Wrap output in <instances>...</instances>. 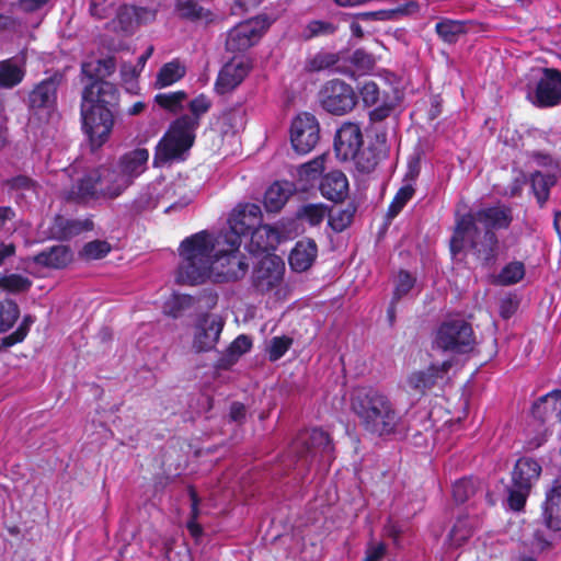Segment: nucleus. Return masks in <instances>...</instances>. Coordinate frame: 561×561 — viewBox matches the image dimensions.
<instances>
[{"label": "nucleus", "instance_id": "obj_1", "mask_svg": "<svg viewBox=\"0 0 561 561\" xmlns=\"http://www.w3.org/2000/svg\"><path fill=\"white\" fill-rule=\"evenodd\" d=\"M182 262L179 265L176 282L195 285L214 277L218 282L237 280L242 278L249 268L245 255L239 249L218 244L206 231L198 232L181 243Z\"/></svg>", "mask_w": 561, "mask_h": 561}, {"label": "nucleus", "instance_id": "obj_2", "mask_svg": "<svg viewBox=\"0 0 561 561\" xmlns=\"http://www.w3.org/2000/svg\"><path fill=\"white\" fill-rule=\"evenodd\" d=\"M117 88L107 81L92 82L82 92L81 116L83 129L93 148L101 147L114 126L112 108L117 105Z\"/></svg>", "mask_w": 561, "mask_h": 561}, {"label": "nucleus", "instance_id": "obj_3", "mask_svg": "<svg viewBox=\"0 0 561 561\" xmlns=\"http://www.w3.org/2000/svg\"><path fill=\"white\" fill-rule=\"evenodd\" d=\"M210 106L211 101L204 94H199L190 102L191 115H182L171 123L156 148L154 163H167L183 159L184 153L194 144L201 116L206 114Z\"/></svg>", "mask_w": 561, "mask_h": 561}, {"label": "nucleus", "instance_id": "obj_4", "mask_svg": "<svg viewBox=\"0 0 561 561\" xmlns=\"http://www.w3.org/2000/svg\"><path fill=\"white\" fill-rule=\"evenodd\" d=\"M352 410L359 425L369 434L385 436L392 434L400 416L388 396L376 389H358L352 397Z\"/></svg>", "mask_w": 561, "mask_h": 561}, {"label": "nucleus", "instance_id": "obj_5", "mask_svg": "<svg viewBox=\"0 0 561 561\" xmlns=\"http://www.w3.org/2000/svg\"><path fill=\"white\" fill-rule=\"evenodd\" d=\"M125 183L112 163L101 164L78 178L65 196L68 201L84 204L112 201L126 191Z\"/></svg>", "mask_w": 561, "mask_h": 561}, {"label": "nucleus", "instance_id": "obj_6", "mask_svg": "<svg viewBox=\"0 0 561 561\" xmlns=\"http://www.w3.org/2000/svg\"><path fill=\"white\" fill-rule=\"evenodd\" d=\"M467 247L485 264L493 263L497 257L499 240L495 232H482L471 218H459L450 239V251L457 255Z\"/></svg>", "mask_w": 561, "mask_h": 561}, {"label": "nucleus", "instance_id": "obj_7", "mask_svg": "<svg viewBox=\"0 0 561 561\" xmlns=\"http://www.w3.org/2000/svg\"><path fill=\"white\" fill-rule=\"evenodd\" d=\"M334 150L337 159L352 161L355 168L363 173L371 172L378 164L375 149L364 148V139L359 125L344 123L336 131Z\"/></svg>", "mask_w": 561, "mask_h": 561}, {"label": "nucleus", "instance_id": "obj_8", "mask_svg": "<svg viewBox=\"0 0 561 561\" xmlns=\"http://www.w3.org/2000/svg\"><path fill=\"white\" fill-rule=\"evenodd\" d=\"M334 447L328 433L320 428L301 432L293 442L289 454L297 458V465L308 467L314 459L330 465L334 459Z\"/></svg>", "mask_w": 561, "mask_h": 561}, {"label": "nucleus", "instance_id": "obj_9", "mask_svg": "<svg viewBox=\"0 0 561 561\" xmlns=\"http://www.w3.org/2000/svg\"><path fill=\"white\" fill-rule=\"evenodd\" d=\"M261 221L262 211L259 205H239L230 214L229 228L216 237L218 238V244L230 245L232 250L239 249L241 236L252 232L261 225Z\"/></svg>", "mask_w": 561, "mask_h": 561}, {"label": "nucleus", "instance_id": "obj_10", "mask_svg": "<svg viewBox=\"0 0 561 561\" xmlns=\"http://www.w3.org/2000/svg\"><path fill=\"white\" fill-rule=\"evenodd\" d=\"M541 473L537 460L524 457L517 460L512 472V484L508 486V505L514 511H520L530 493L533 483Z\"/></svg>", "mask_w": 561, "mask_h": 561}, {"label": "nucleus", "instance_id": "obj_11", "mask_svg": "<svg viewBox=\"0 0 561 561\" xmlns=\"http://www.w3.org/2000/svg\"><path fill=\"white\" fill-rule=\"evenodd\" d=\"M476 337L472 327L463 319L455 318L444 321L435 337V345L444 351L467 353L473 348Z\"/></svg>", "mask_w": 561, "mask_h": 561}, {"label": "nucleus", "instance_id": "obj_12", "mask_svg": "<svg viewBox=\"0 0 561 561\" xmlns=\"http://www.w3.org/2000/svg\"><path fill=\"white\" fill-rule=\"evenodd\" d=\"M319 100L322 107L334 115L351 112L357 103L354 89L339 79L325 82L319 92Z\"/></svg>", "mask_w": 561, "mask_h": 561}, {"label": "nucleus", "instance_id": "obj_13", "mask_svg": "<svg viewBox=\"0 0 561 561\" xmlns=\"http://www.w3.org/2000/svg\"><path fill=\"white\" fill-rule=\"evenodd\" d=\"M268 24L265 19L255 18L242 22L231 28L226 41V48L232 53H240L255 45Z\"/></svg>", "mask_w": 561, "mask_h": 561}, {"label": "nucleus", "instance_id": "obj_14", "mask_svg": "<svg viewBox=\"0 0 561 561\" xmlns=\"http://www.w3.org/2000/svg\"><path fill=\"white\" fill-rule=\"evenodd\" d=\"M319 124L309 113L299 114L291 123L290 141L293 148L301 154L310 152L319 140Z\"/></svg>", "mask_w": 561, "mask_h": 561}, {"label": "nucleus", "instance_id": "obj_15", "mask_svg": "<svg viewBox=\"0 0 561 561\" xmlns=\"http://www.w3.org/2000/svg\"><path fill=\"white\" fill-rule=\"evenodd\" d=\"M217 295L211 290H204L198 297L174 294L164 302L163 311L172 318H179L190 310L213 309L217 305Z\"/></svg>", "mask_w": 561, "mask_h": 561}, {"label": "nucleus", "instance_id": "obj_16", "mask_svg": "<svg viewBox=\"0 0 561 561\" xmlns=\"http://www.w3.org/2000/svg\"><path fill=\"white\" fill-rule=\"evenodd\" d=\"M530 100L538 107H552L561 103V71L546 68Z\"/></svg>", "mask_w": 561, "mask_h": 561}, {"label": "nucleus", "instance_id": "obj_17", "mask_svg": "<svg viewBox=\"0 0 561 561\" xmlns=\"http://www.w3.org/2000/svg\"><path fill=\"white\" fill-rule=\"evenodd\" d=\"M285 270L282 259L274 254H265L259 261L253 271V285L262 293L268 291L277 286Z\"/></svg>", "mask_w": 561, "mask_h": 561}, {"label": "nucleus", "instance_id": "obj_18", "mask_svg": "<svg viewBox=\"0 0 561 561\" xmlns=\"http://www.w3.org/2000/svg\"><path fill=\"white\" fill-rule=\"evenodd\" d=\"M224 320L219 316L204 314L195 325L193 348L197 353L215 348L224 329Z\"/></svg>", "mask_w": 561, "mask_h": 561}, {"label": "nucleus", "instance_id": "obj_19", "mask_svg": "<svg viewBox=\"0 0 561 561\" xmlns=\"http://www.w3.org/2000/svg\"><path fill=\"white\" fill-rule=\"evenodd\" d=\"M461 218H471L474 225H482L484 230L507 229L513 221L511 207L505 205H495L481 208L474 213L467 214Z\"/></svg>", "mask_w": 561, "mask_h": 561}, {"label": "nucleus", "instance_id": "obj_20", "mask_svg": "<svg viewBox=\"0 0 561 561\" xmlns=\"http://www.w3.org/2000/svg\"><path fill=\"white\" fill-rule=\"evenodd\" d=\"M149 159L147 149L137 148L123 154L116 163H112L118 176L123 179L126 190L146 169Z\"/></svg>", "mask_w": 561, "mask_h": 561}, {"label": "nucleus", "instance_id": "obj_21", "mask_svg": "<svg viewBox=\"0 0 561 561\" xmlns=\"http://www.w3.org/2000/svg\"><path fill=\"white\" fill-rule=\"evenodd\" d=\"M451 365L450 360H445L440 365H431L425 370L413 371L407 378V386L410 390L424 394L436 385L438 379L444 378Z\"/></svg>", "mask_w": 561, "mask_h": 561}, {"label": "nucleus", "instance_id": "obj_22", "mask_svg": "<svg viewBox=\"0 0 561 561\" xmlns=\"http://www.w3.org/2000/svg\"><path fill=\"white\" fill-rule=\"evenodd\" d=\"M250 68V62L243 58L232 59L227 62L218 75L216 81L217 92L225 94L236 89L248 76Z\"/></svg>", "mask_w": 561, "mask_h": 561}, {"label": "nucleus", "instance_id": "obj_23", "mask_svg": "<svg viewBox=\"0 0 561 561\" xmlns=\"http://www.w3.org/2000/svg\"><path fill=\"white\" fill-rule=\"evenodd\" d=\"M60 80L59 76H53L36 84L28 94V106L33 110L51 111L57 102Z\"/></svg>", "mask_w": 561, "mask_h": 561}, {"label": "nucleus", "instance_id": "obj_24", "mask_svg": "<svg viewBox=\"0 0 561 561\" xmlns=\"http://www.w3.org/2000/svg\"><path fill=\"white\" fill-rule=\"evenodd\" d=\"M193 198V191L188 190L183 180H176L165 185L162 183L160 203L165 205V213L187 206Z\"/></svg>", "mask_w": 561, "mask_h": 561}, {"label": "nucleus", "instance_id": "obj_25", "mask_svg": "<svg viewBox=\"0 0 561 561\" xmlns=\"http://www.w3.org/2000/svg\"><path fill=\"white\" fill-rule=\"evenodd\" d=\"M320 191L323 197L335 203L342 202L348 193V181L342 171H331L322 178Z\"/></svg>", "mask_w": 561, "mask_h": 561}, {"label": "nucleus", "instance_id": "obj_26", "mask_svg": "<svg viewBox=\"0 0 561 561\" xmlns=\"http://www.w3.org/2000/svg\"><path fill=\"white\" fill-rule=\"evenodd\" d=\"M26 75L25 58L11 57L0 61V89H13Z\"/></svg>", "mask_w": 561, "mask_h": 561}, {"label": "nucleus", "instance_id": "obj_27", "mask_svg": "<svg viewBox=\"0 0 561 561\" xmlns=\"http://www.w3.org/2000/svg\"><path fill=\"white\" fill-rule=\"evenodd\" d=\"M531 412L534 417L541 422L552 420L561 422V391L554 390L541 397L534 403Z\"/></svg>", "mask_w": 561, "mask_h": 561}, {"label": "nucleus", "instance_id": "obj_28", "mask_svg": "<svg viewBox=\"0 0 561 561\" xmlns=\"http://www.w3.org/2000/svg\"><path fill=\"white\" fill-rule=\"evenodd\" d=\"M73 259L71 250L66 245H53L34 255L32 261L47 268H64Z\"/></svg>", "mask_w": 561, "mask_h": 561}, {"label": "nucleus", "instance_id": "obj_29", "mask_svg": "<svg viewBox=\"0 0 561 561\" xmlns=\"http://www.w3.org/2000/svg\"><path fill=\"white\" fill-rule=\"evenodd\" d=\"M318 249L313 240L298 241L289 254V265L296 272L307 271L317 257Z\"/></svg>", "mask_w": 561, "mask_h": 561}, {"label": "nucleus", "instance_id": "obj_30", "mask_svg": "<svg viewBox=\"0 0 561 561\" xmlns=\"http://www.w3.org/2000/svg\"><path fill=\"white\" fill-rule=\"evenodd\" d=\"M341 56L339 54L329 51H318L317 54L307 58L305 62V69L309 72H318L325 69H332L335 72L348 75L353 72L341 62Z\"/></svg>", "mask_w": 561, "mask_h": 561}, {"label": "nucleus", "instance_id": "obj_31", "mask_svg": "<svg viewBox=\"0 0 561 561\" xmlns=\"http://www.w3.org/2000/svg\"><path fill=\"white\" fill-rule=\"evenodd\" d=\"M543 515L549 528L561 529V479L556 480L547 492Z\"/></svg>", "mask_w": 561, "mask_h": 561}, {"label": "nucleus", "instance_id": "obj_32", "mask_svg": "<svg viewBox=\"0 0 561 561\" xmlns=\"http://www.w3.org/2000/svg\"><path fill=\"white\" fill-rule=\"evenodd\" d=\"M93 222L91 219H69L62 216L55 218L51 231L58 239H70L83 231L92 230Z\"/></svg>", "mask_w": 561, "mask_h": 561}, {"label": "nucleus", "instance_id": "obj_33", "mask_svg": "<svg viewBox=\"0 0 561 561\" xmlns=\"http://www.w3.org/2000/svg\"><path fill=\"white\" fill-rule=\"evenodd\" d=\"M279 240V233L270 225H260L251 232L250 251L257 253H268L275 249Z\"/></svg>", "mask_w": 561, "mask_h": 561}, {"label": "nucleus", "instance_id": "obj_34", "mask_svg": "<svg viewBox=\"0 0 561 561\" xmlns=\"http://www.w3.org/2000/svg\"><path fill=\"white\" fill-rule=\"evenodd\" d=\"M162 191V182L149 184L142 188L137 197L133 201L131 208L136 213L151 210L160 205V195Z\"/></svg>", "mask_w": 561, "mask_h": 561}, {"label": "nucleus", "instance_id": "obj_35", "mask_svg": "<svg viewBox=\"0 0 561 561\" xmlns=\"http://www.w3.org/2000/svg\"><path fill=\"white\" fill-rule=\"evenodd\" d=\"M478 527V518L470 516L459 517L448 535L450 545L460 547L473 535Z\"/></svg>", "mask_w": 561, "mask_h": 561}, {"label": "nucleus", "instance_id": "obj_36", "mask_svg": "<svg viewBox=\"0 0 561 561\" xmlns=\"http://www.w3.org/2000/svg\"><path fill=\"white\" fill-rule=\"evenodd\" d=\"M435 32L444 43L455 44L468 32V26L465 21L443 19L436 23Z\"/></svg>", "mask_w": 561, "mask_h": 561}, {"label": "nucleus", "instance_id": "obj_37", "mask_svg": "<svg viewBox=\"0 0 561 561\" xmlns=\"http://www.w3.org/2000/svg\"><path fill=\"white\" fill-rule=\"evenodd\" d=\"M186 73V67L180 60L174 59L170 62H167L159 70L154 87L157 89L167 88L178 81H180Z\"/></svg>", "mask_w": 561, "mask_h": 561}, {"label": "nucleus", "instance_id": "obj_38", "mask_svg": "<svg viewBox=\"0 0 561 561\" xmlns=\"http://www.w3.org/2000/svg\"><path fill=\"white\" fill-rule=\"evenodd\" d=\"M10 194L16 199H27L38 194V184L28 176L18 175L5 181Z\"/></svg>", "mask_w": 561, "mask_h": 561}, {"label": "nucleus", "instance_id": "obj_39", "mask_svg": "<svg viewBox=\"0 0 561 561\" xmlns=\"http://www.w3.org/2000/svg\"><path fill=\"white\" fill-rule=\"evenodd\" d=\"M175 11L182 19L190 21H205L206 23L214 21V14L195 0H176Z\"/></svg>", "mask_w": 561, "mask_h": 561}, {"label": "nucleus", "instance_id": "obj_40", "mask_svg": "<svg viewBox=\"0 0 561 561\" xmlns=\"http://www.w3.org/2000/svg\"><path fill=\"white\" fill-rule=\"evenodd\" d=\"M115 68L116 64L113 57L94 59L82 64V73L90 79H95L93 82L104 81L103 78L111 76Z\"/></svg>", "mask_w": 561, "mask_h": 561}, {"label": "nucleus", "instance_id": "obj_41", "mask_svg": "<svg viewBox=\"0 0 561 561\" xmlns=\"http://www.w3.org/2000/svg\"><path fill=\"white\" fill-rule=\"evenodd\" d=\"M531 188L537 202L542 206L549 198L550 188L556 184L553 174L536 171L530 176Z\"/></svg>", "mask_w": 561, "mask_h": 561}, {"label": "nucleus", "instance_id": "obj_42", "mask_svg": "<svg viewBox=\"0 0 561 561\" xmlns=\"http://www.w3.org/2000/svg\"><path fill=\"white\" fill-rule=\"evenodd\" d=\"M51 2L53 0H18L12 3V8L15 12L35 15L36 22L34 26H37L42 21L43 12L46 11Z\"/></svg>", "mask_w": 561, "mask_h": 561}, {"label": "nucleus", "instance_id": "obj_43", "mask_svg": "<svg viewBox=\"0 0 561 561\" xmlns=\"http://www.w3.org/2000/svg\"><path fill=\"white\" fill-rule=\"evenodd\" d=\"M525 276V266L522 262H511L505 265L495 278V283L510 286L518 283Z\"/></svg>", "mask_w": 561, "mask_h": 561}, {"label": "nucleus", "instance_id": "obj_44", "mask_svg": "<svg viewBox=\"0 0 561 561\" xmlns=\"http://www.w3.org/2000/svg\"><path fill=\"white\" fill-rule=\"evenodd\" d=\"M287 198V191L279 183H274L265 192L264 205L267 210L277 211L285 205Z\"/></svg>", "mask_w": 561, "mask_h": 561}, {"label": "nucleus", "instance_id": "obj_45", "mask_svg": "<svg viewBox=\"0 0 561 561\" xmlns=\"http://www.w3.org/2000/svg\"><path fill=\"white\" fill-rule=\"evenodd\" d=\"M186 92L176 91L157 94L154 96V102L162 108L175 113L183 108V103L186 101Z\"/></svg>", "mask_w": 561, "mask_h": 561}, {"label": "nucleus", "instance_id": "obj_46", "mask_svg": "<svg viewBox=\"0 0 561 561\" xmlns=\"http://www.w3.org/2000/svg\"><path fill=\"white\" fill-rule=\"evenodd\" d=\"M20 316L18 305L10 299L0 301V333L13 327Z\"/></svg>", "mask_w": 561, "mask_h": 561}, {"label": "nucleus", "instance_id": "obj_47", "mask_svg": "<svg viewBox=\"0 0 561 561\" xmlns=\"http://www.w3.org/2000/svg\"><path fill=\"white\" fill-rule=\"evenodd\" d=\"M115 22L117 23V27L124 33H133L137 26L136 7L127 4L119 7Z\"/></svg>", "mask_w": 561, "mask_h": 561}, {"label": "nucleus", "instance_id": "obj_48", "mask_svg": "<svg viewBox=\"0 0 561 561\" xmlns=\"http://www.w3.org/2000/svg\"><path fill=\"white\" fill-rule=\"evenodd\" d=\"M350 61H351L352 66H345V67L353 72V75L352 73L347 75V76H352V77L355 76L356 71L368 72L375 66L374 57L363 49L355 50L352 54V56L350 57Z\"/></svg>", "mask_w": 561, "mask_h": 561}, {"label": "nucleus", "instance_id": "obj_49", "mask_svg": "<svg viewBox=\"0 0 561 561\" xmlns=\"http://www.w3.org/2000/svg\"><path fill=\"white\" fill-rule=\"evenodd\" d=\"M32 286V282L20 274H10L0 277V293L8 290L10 293H25Z\"/></svg>", "mask_w": 561, "mask_h": 561}, {"label": "nucleus", "instance_id": "obj_50", "mask_svg": "<svg viewBox=\"0 0 561 561\" xmlns=\"http://www.w3.org/2000/svg\"><path fill=\"white\" fill-rule=\"evenodd\" d=\"M328 215V209L321 204H308L302 206L297 216L308 221L311 226L320 225Z\"/></svg>", "mask_w": 561, "mask_h": 561}, {"label": "nucleus", "instance_id": "obj_51", "mask_svg": "<svg viewBox=\"0 0 561 561\" xmlns=\"http://www.w3.org/2000/svg\"><path fill=\"white\" fill-rule=\"evenodd\" d=\"M355 209L347 207L345 209H332L329 216V224L332 229L336 232H341L346 229L353 221Z\"/></svg>", "mask_w": 561, "mask_h": 561}, {"label": "nucleus", "instance_id": "obj_52", "mask_svg": "<svg viewBox=\"0 0 561 561\" xmlns=\"http://www.w3.org/2000/svg\"><path fill=\"white\" fill-rule=\"evenodd\" d=\"M480 483L472 479H460L453 485V496L456 502L463 503L476 494Z\"/></svg>", "mask_w": 561, "mask_h": 561}, {"label": "nucleus", "instance_id": "obj_53", "mask_svg": "<svg viewBox=\"0 0 561 561\" xmlns=\"http://www.w3.org/2000/svg\"><path fill=\"white\" fill-rule=\"evenodd\" d=\"M111 251V245L106 241L94 240L88 242L80 255L85 260H100L104 257Z\"/></svg>", "mask_w": 561, "mask_h": 561}, {"label": "nucleus", "instance_id": "obj_54", "mask_svg": "<svg viewBox=\"0 0 561 561\" xmlns=\"http://www.w3.org/2000/svg\"><path fill=\"white\" fill-rule=\"evenodd\" d=\"M336 31V26L328 21L314 20L308 23L304 31V37L310 39L316 36L331 35Z\"/></svg>", "mask_w": 561, "mask_h": 561}, {"label": "nucleus", "instance_id": "obj_55", "mask_svg": "<svg viewBox=\"0 0 561 561\" xmlns=\"http://www.w3.org/2000/svg\"><path fill=\"white\" fill-rule=\"evenodd\" d=\"M414 194V188L412 185L402 186L398 193L396 194L392 203L389 206L388 216L393 218L396 217L401 209L405 206V204L412 198Z\"/></svg>", "mask_w": 561, "mask_h": 561}, {"label": "nucleus", "instance_id": "obj_56", "mask_svg": "<svg viewBox=\"0 0 561 561\" xmlns=\"http://www.w3.org/2000/svg\"><path fill=\"white\" fill-rule=\"evenodd\" d=\"M291 345V339L287 336H275L271 340L267 353L272 362L278 360L288 351Z\"/></svg>", "mask_w": 561, "mask_h": 561}, {"label": "nucleus", "instance_id": "obj_57", "mask_svg": "<svg viewBox=\"0 0 561 561\" xmlns=\"http://www.w3.org/2000/svg\"><path fill=\"white\" fill-rule=\"evenodd\" d=\"M415 279L405 271H401L397 277V284L393 291V302H398L402 297L407 296L413 288Z\"/></svg>", "mask_w": 561, "mask_h": 561}, {"label": "nucleus", "instance_id": "obj_58", "mask_svg": "<svg viewBox=\"0 0 561 561\" xmlns=\"http://www.w3.org/2000/svg\"><path fill=\"white\" fill-rule=\"evenodd\" d=\"M359 95L365 106L376 105L380 100V90L378 84L371 80L365 81L359 89Z\"/></svg>", "mask_w": 561, "mask_h": 561}, {"label": "nucleus", "instance_id": "obj_59", "mask_svg": "<svg viewBox=\"0 0 561 561\" xmlns=\"http://www.w3.org/2000/svg\"><path fill=\"white\" fill-rule=\"evenodd\" d=\"M329 158L327 153H323L316 159L302 164L299 169L301 176L307 179H314L324 170V162Z\"/></svg>", "mask_w": 561, "mask_h": 561}, {"label": "nucleus", "instance_id": "obj_60", "mask_svg": "<svg viewBox=\"0 0 561 561\" xmlns=\"http://www.w3.org/2000/svg\"><path fill=\"white\" fill-rule=\"evenodd\" d=\"M33 322L34 319L31 316H25L20 327L12 334L4 337V345L12 346L22 342L27 335L28 329Z\"/></svg>", "mask_w": 561, "mask_h": 561}, {"label": "nucleus", "instance_id": "obj_61", "mask_svg": "<svg viewBox=\"0 0 561 561\" xmlns=\"http://www.w3.org/2000/svg\"><path fill=\"white\" fill-rule=\"evenodd\" d=\"M190 497L192 501V518L187 522V529L193 537H198L202 534V527L197 524L198 516V497L194 489H190Z\"/></svg>", "mask_w": 561, "mask_h": 561}, {"label": "nucleus", "instance_id": "obj_62", "mask_svg": "<svg viewBox=\"0 0 561 561\" xmlns=\"http://www.w3.org/2000/svg\"><path fill=\"white\" fill-rule=\"evenodd\" d=\"M224 122L230 125L232 131L236 133L244 126V112L240 108L232 110L225 114Z\"/></svg>", "mask_w": 561, "mask_h": 561}, {"label": "nucleus", "instance_id": "obj_63", "mask_svg": "<svg viewBox=\"0 0 561 561\" xmlns=\"http://www.w3.org/2000/svg\"><path fill=\"white\" fill-rule=\"evenodd\" d=\"M107 0H91L90 13L96 19H106L112 13V3L106 4Z\"/></svg>", "mask_w": 561, "mask_h": 561}, {"label": "nucleus", "instance_id": "obj_64", "mask_svg": "<svg viewBox=\"0 0 561 561\" xmlns=\"http://www.w3.org/2000/svg\"><path fill=\"white\" fill-rule=\"evenodd\" d=\"M252 346L250 337L247 335H239L230 345L229 352L233 356H241L247 353Z\"/></svg>", "mask_w": 561, "mask_h": 561}]
</instances>
